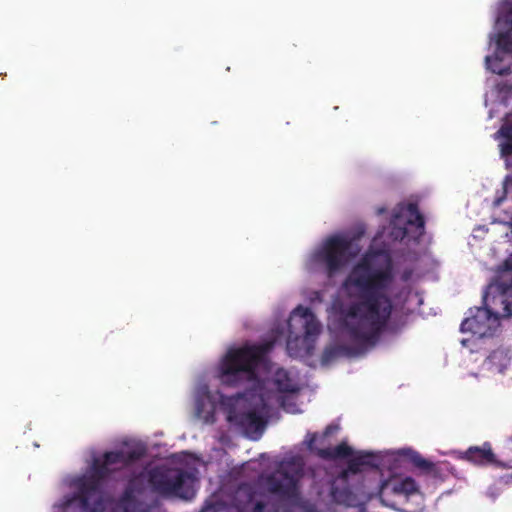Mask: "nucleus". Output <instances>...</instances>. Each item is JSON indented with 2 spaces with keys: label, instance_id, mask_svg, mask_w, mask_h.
<instances>
[{
  "label": "nucleus",
  "instance_id": "nucleus-1",
  "mask_svg": "<svg viewBox=\"0 0 512 512\" xmlns=\"http://www.w3.org/2000/svg\"><path fill=\"white\" fill-rule=\"evenodd\" d=\"M395 279L394 262L389 251L369 250L352 267L342 282L351 299L341 312L350 337L362 344H374L385 329L393 311L388 291Z\"/></svg>",
  "mask_w": 512,
  "mask_h": 512
},
{
  "label": "nucleus",
  "instance_id": "nucleus-2",
  "mask_svg": "<svg viewBox=\"0 0 512 512\" xmlns=\"http://www.w3.org/2000/svg\"><path fill=\"white\" fill-rule=\"evenodd\" d=\"M145 455L144 449L133 448L105 452L103 458H94L86 474L74 480L76 495L64 503L69 508L78 502L82 512H97L102 502V487L111 473L140 460Z\"/></svg>",
  "mask_w": 512,
  "mask_h": 512
},
{
  "label": "nucleus",
  "instance_id": "nucleus-3",
  "mask_svg": "<svg viewBox=\"0 0 512 512\" xmlns=\"http://www.w3.org/2000/svg\"><path fill=\"white\" fill-rule=\"evenodd\" d=\"M273 346L274 341H267L228 349L219 363L220 382L226 386L238 387L254 380L259 365Z\"/></svg>",
  "mask_w": 512,
  "mask_h": 512
},
{
  "label": "nucleus",
  "instance_id": "nucleus-4",
  "mask_svg": "<svg viewBox=\"0 0 512 512\" xmlns=\"http://www.w3.org/2000/svg\"><path fill=\"white\" fill-rule=\"evenodd\" d=\"M152 490L161 496L192 499L195 495L193 475L182 469L155 467L148 473Z\"/></svg>",
  "mask_w": 512,
  "mask_h": 512
},
{
  "label": "nucleus",
  "instance_id": "nucleus-5",
  "mask_svg": "<svg viewBox=\"0 0 512 512\" xmlns=\"http://www.w3.org/2000/svg\"><path fill=\"white\" fill-rule=\"evenodd\" d=\"M303 476V462L291 457L280 462L276 471L268 475L264 484L267 490L283 499H293L299 495V481Z\"/></svg>",
  "mask_w": 512,
  "mask_h": 512
},
{
  "label": "nucleus",
  "instance_id": "nucleus-6",
  "mask_svg": "<svg viewBox=\"0 0 512 512\" xmlns=\"http://www.w3.org/2000/svg\"><path fill=\"white\" fill-rule=\"evenodd\" d=\"M353 240L342 235L328 237L314 254V259L323 265L328 277L340 272L357 254Z\"/></svg>",
  "mask_w": 512,
  "mask_h": 512
},
{
  "label": "nucleus",
  "instance_id": "nucleus-7",
  "mask_svg": "<svg viewBox=\"0 0 512 512\" xmlns=\"http://www.w3.org/2000/svg\"><path fill=\"white\" fill-rule=\"evenodd\" d=\"M501 18L508 29L498 34L496 41L498 50L494 57H486V63L493 73L508 75L512 71V9L503 13Z\"/></svg>",
  "mask_w": 512,
  "mask_h": 512
},
{
  "label": "nucleus",
  "instance_id": "nucleus-8",
  "mask_svg": "<svg viewBox=\"0 0 512 512\" xmlns=\"http://www.w3.org/2000/svg\"><path fill=\"white\" fill-rule=\"evenodd\" d=\"M417 493L419 488L411 477L391 478L381 484L379 498L385 506L396 509L402 500Z\"/></svg>",
  "mask_w": 512,
  "mask_h": 512
},
{
  "label": "nucleus",
  "instance_id": "nucleus-9",
  "mask_svg": "<svg viewBox=\"0 0 512 512\" xmlns=\"http://www.w3.org/2000/svg\"><path fill=\"white\" fill-rule=\"evenodd\" d=\"M463 458L476 465L490 464L498 468L512 469V461L504 462L498 460L489 442H485L482 446L469 447L465 451Z\"/></svg>",
  "mask_w": 512,
  "mask_h": 512
},
{
  "label": "nucleus",
  "instance_id": "nucleus-10",
  "mask_svg": "<svg viewBox=\"0 0 512 512\" xmlns=\"http://www.w3.org/2000/svg\"><path fill=\"white\" fill-rule=\"evenodd\" d=\"M497 134L501 137L499 143L501 157L504 159L506 169L510 172L503 183L504 192L507 193L512 189V124L502 125Z\"/></svg>",
  "mask_w": 512,
  "mask_h": 512
},
{
  "label": "nucleus",
  "instance_id": "nucleus-11",
  "mask_svg": "<svg viewBox=\"0 0 512 512\" xmlns=\"http://www.w3.org/2000/svg\"><path fill=\"white\" fill-rule=\"evenodd\" d=\"M234 500L238 512H279L278 508L265 511L266 505L261 501H255V491L247 484L239 486Z\"/></svg>",
  "mask_w": 512,
  "mask_h": 512
},
{
  "label": "nucleus",
  "instance_id": "nucleus-12",
  "mask_svg": "<svg viewBox=\"0 0 512 512\" xmlns=\"http://www.w3.org/2000/svg\"><path fill=\"white\" fill-rule=\"evenodd\" d=\"M292 315V317L299 316L303 320L305 340L314 341L321 332V324L311 309L299 305L294 309Z\"/></svg>",
  "mask_w": 512,
  "mask_h": 512
},
{
  "label": "nucleus",
  "instance_id": "nucleus-13",
  "mask_svg": "<svg viewBox=\"0 0 512 512\" xmlns=\"http://www.w3.org/2000/svg\"><path fill=\"white\" fill-rule=\"evenodd\" d=\"M228 419L244 430L251 432L262 431L266 424L264 418L255 410L240 412L234 415L230 414Z\"/></svg>",
  "mask_w": 512,
  "mask_h": 512
},
{
  "label": "nucleus",
  "instance_id": "nucleus-14",
  "mask_svg": "<svg viewBox=\"0 0 512 512\" xmlns=\"http://www.w3.org/2000/svg\"><path fill=\"white\" fill-rule=\"evenodd\" d=\"M409 457V461L424 474L434 478L435 480L443 481L441 468L432 461L425 459L420 453L408 449L404 452Z\"/></svg>",
  "mask_w": 512,
  "mask_h": 512
},
{
  "label": "nucleus",
  "instance_id": "nucleus-15",
  "mask_svg": "<svg viewBox=\"0 0 512 512\" xmlns=\"http://www.w3.org/2000/svg\"><path fill=\"white\" fill-rule=\"evenodd\" d=\"M510 362V351L504 348H498L490 353L485 361V364L490 370L503 373L510 365Z\"/></svg>",
  "mask_w": 512,
  "mask_h": 512
},
{
  "label": "nucleus",
  "instance_id": "nucleus-16",
  "mask_svg": "<svg viewBox=\"0 0 512 512\" xmlns=\"http://www.w3.org/2000/svg\"><path fill=\"white\" fill-rule=\"evenodd\" d=\"M134 492V484L130 482L120 499V506L123 512H149L147 505L138 501Z\"/></svg>",
  "mask_w": 512,
  "mask_h": 512
},
{
  "label": "nucleus",
  "instance_id": "nucleus-17",
  "mask_svg": "<svg viewBox=\"0 0 512 512\" xmlns=\"http://www.w3.org/2000/svg\"><path fill=\"white\" fill-rule=\"evenodd\" d=\"M406 214L408 226H414L417 231L418 237L424 234L425 221L423 215L419 212L418 205L416 203H408L406 205Z\"/></svg>",
  "mask_w": 512,
  "mask_h": 512
},
{
  "label": "nucleus",
  "instance_id": "nucleus-18",
  "mask_svg": "<svg viewBox=\"0 0 512 512\" xmlns=\"http://www.w3.org/2000/svg\"><path fill=\"white\" fill-rule=\"evenodd\" d=\"M273 383L281 393H295L298 387L293 383L289 373L284 369H278L273 377Z\"/></svg>",
  "mask_w": 512,
  "mask_h": 512
},
{
  "label": "nucleus",
  "instance_id": "nucleus-19",
  "mask_svg": "<svg viewBox=\"0 0 512 512\" xmlns=\"http://www.w3.org/2000/svg\"><path fill=\"white\" fill-rule=\"evenodd\" d=\"M317 454L325 459H344L352 456L353 450L346 443H341L334 448L319 449Z\"/></svg>",
  "mask_w": 512,
  "mask_h": 512
},
{
  "label": "nucleus",
  "instance_id": "nucleus-20",
  "mask_svg": "<svg viewBox=\"0 0 512 512\" xmlns=\"http://www.w3.org/2000/svg\"><path fill=\"white\" fill-rule=\"evenodd\" d=\"M347 354V347L344 345H335L328 347L324 350L322 355V361L328 363L340 356Z\"/></svg>",
  "mask_w": 512,
  "mask_h": 512
},
{
  "label": "nucleus",
  "instance_id": "nucleus-21",
  "mask_svg": "<svg viewBox=\"0 0 512 512\" xmlns=\"http://www.w3.org/2000/svg\"><path fill=\"white\" fill-rule=\"evenodd\" d=\"M360 458L362 465L364 468H378L380 459L379 457L372 452H360L356 455Z\"/></svg>",
  "mask_w": 512,
  "mask_h": 512
},
{
  "label": "nucleus",
  "instance_id": "nucleus-22",
  "mask_svg": "<svg viewBox=\"0 0 512 512\" xmlns=\"http://www.w3.org/2000/svg\"><path fill=\"white\" fill-rule=\"evenodd\" d=\"M332 496L335 499V501L339 503H343L347 506H353L354 505V499L351 493H349L346 490L340 491L337 488L332 490Z\"/></svg>",
  "mask_w": 512,
  "mask_h": 512
},
{
  "label": "nucleus",
  "instance_id": "nucleus-23",
  "mask_svg": "<svg viewBox=\"0 0 512 512\" xmlns=\"http://www.w3.org/2000/svg\"><path fill=\"white\" fill-rule=\"evenodd\" d=\"M364 469L365 468L362 465V462L360 461V458H358L357 456H354L353 458H351L349 460L347 469L345 471V474L346 473L357 474V473L362 472Z\"/></svg>",
  "mask_w": 512,
  "mask_h": 512
},
{
  "label": "nucleus",
  "instance_id": "nucleus-24",
  "mask_svg": "<svg viewBox=\"0 0 512 512\" xmlns=\"http://www.w3.org/2000/svg\"><path fill=\"white\" fill-rule=\"evenodd\" d=\"M364 469L365 468L362 465V462L360 461V458H358L357 456H354L353 458H351L349 460L347 469L345 471V474L346 473L357 474V473L362 472Z\"/></svg>",
  "mask_w": 512,
  "mask_h": 512
},
{
  "label": "nucleus",
  "instance_id": "nucleus-25",
  "mask_svg": "<svg viewBox=\"0 0 512 512\" xmlns=\"http://www.w3.org/2000/svg\"><path fill=\"white\" fill-rule=\"evenodd\" d=\"M317 440V434L316 433H308L305 439V442L307 444V447L309 450H314V444Z\"/></svg>",
  "mask_w": 512,
  "mask_h": 512
},
{
  "label": "nucleus",
  "instance_id": "nucleus-26",
  "mask_svg": "<svg viewBox=\"0 0 512 512\" xmlns=\"http://www.w3.org/2000/svg\"><path fill=\"white\" fill-rule=\"evenodd\" d=\"M392 234L395 236L396 239L400 238L401 240H403L404 238H406V236L408 234V228L407 227L394 228L392 231Z\"/></svg>",
  "mask_w": 512,
  "mask_h": 512
},
{
  "label": "nucleus",
  "instance_id": "nucleus-27",
  "mask_svg": "<svg viewBox=\"0 0 512 512\" xmlns=\"http://www.w3.org/2000/svg\"><path fill=\"white\" fill-rule=\"evenodd\" d=\"M298 512H319L315 505L310 503H303L299 506Z\"/></svg>",
  "mask_w": 512,
  "mask_h": 512
},
{
  "label": "nucleus",
  "instance_id": "nucleus-28",
  "mask_svg": "<svg viewBox=\"0 0 512 512\" xmlns=\"http://www.w3.org/2000/svg\"><path fill=\"white\" fill-rule=\"evenodd\" d=\"M339 429L338 425H328L325 430H324V433H323V436L324 437H327V436H330L332 435L333 433L337 432Z\"/></svg>",
  "mask_w": 512,
  "mask_h": 512
},
{
  "label": "nucleus",
  "instance_id": "nucleus-29",
  "mask_svg": "<svg viewBox=\"0 0 512 512\" xmlns=\"http://www.w3.org/2000/svg\"><path fill=\"white\" fill-rule=\"evenodd\" d=\"M498 481H499V483L504 484V485L511 484L512 483V472L501 476L498 479Z\"/></svg>",
  "mask_w": 512,
  "mask_h": 512
},
{
  "label": "nucleus",
  "instance_id": "nucleus-30",
  "mask_svg": "<svg viewBox=\"0 0 512 512\" xmlns=\"http://www.w3.org/2000/svg\"><path fill=\"white\" fill-rule=\"evenodd\" d=\"M215 505H206L203 509H202V512H215Z\"/></svg>",
  "mask_w": 512,
  "mask_h": 512
},
{
  "label": "nucleus",
  "instance_id": "nucleus-31",
  "mask_svg": "<svg viewBox=\"0 0 512 512\" xmlns=\"http://www.w3.org/2000/svg\"><path fill=\"white\" fill-rule=\"evenodd\" d=\"M409 276H410V272L409 273L408 272H404L403 279L407 280L409 278Z\"/></svg>",
  "mask_w": 512,
  "mask_h": 512
},
{
  "label": "nucleus",
  "instance_id": "nucleus-32",
  "mask_svg": "<svg viewBox=\"0 0 512 512\" xmlns=\"http://www.w3.org/2000/svg\"><path fill=\"white\" fill-rule=\"evenodd\" d=\"M501 201H502V199H497V200H496V203H497V204H500V202H501Z\"/></svg>",
  "mask_w": 512,
  "mask_h": 512
},
{
  "label": "nucleus",
  "instance_id": "nucleus-33",
  "mask_svg": "<svg viewBox=\"0 0 512 512\" xmlns=\"http://www.w3.org/2000/svg\"><path fill=\"white\" fill-rule=\"evenodd\" d=\"M290 345H291V343H290V341H288V343H287V348L288 349H290Z\"/></svg>",
  "mask_w": 512,
  "mask_h": 512
}]
</instances>
